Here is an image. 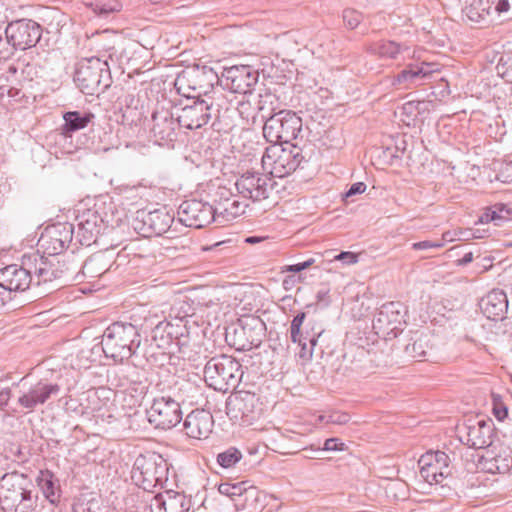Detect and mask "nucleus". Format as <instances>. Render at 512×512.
<instances>
[{"mask_svg": "<svg viewBox=\"0 0 512 512\" xmlns=\"http://www.w3.org/2000/svg\"><path fill=\"white\" fill-rule=\"evenodd\" d=\"M305 318V312H299L294 316L290 324V337L291 341L297 343L300 348L298 352L299 358L310 360L324 329L316 325H311L309 328L305 327V329H303L302 326Z\"/></svg>", "mask_w": 512, "mask_h": 512, "instance_id": "17", "label": "nucleus"}, {"mask_svg": "<svg viewBox=\"0 0 512 512\" xmlns=\"http://www.w3.org/2000/svg\"><path fill=\"white\" fill-rule=\"evenodd\" d=\"M419 473L429 484H441L451 476V458L443 451H428L418 460Z\"/></svg>", "mask_w": 512, "mask_h": 512, "instance_id": "19", "label": "nucleus"}, {"mask_svg": "<svg viewBox=\"0 0 512 512\" xmlns=\"http://www.w3.org/2000/svg\"><path fill=\"white\" fill-rule=\"evenodd\" d=\"M10 36L6 33V28H0V59H8L14 55L15 49L10 42Z\"/></svg>", "mask_w": 512, "mask_h": 512, "instance_id": "50", "label": "nucleus"}, {"mask_svg": "<svg viewBox=\"0 0 512 512\" xmlns=\"http://www.w3.org/2000/svg\"><path fill=\"white\" fill-rule=\"evenodd\" d=\"M497 73L507 82L512 83V53L501 56L497 66Z\"/></svg>", "mask_w": 512, "mask_h": 512, "instance_id": "47", "label": "nucleus"}, {"mask_svg": "<svg viewBox=\"0 0 512 512\" xmlns=\"http://www.w3.org/2000/svg\"><path fill=\"white\" fill-rule=\"evenodd\" d=\"M258 401L259 399L254 393L239 392L238 395L227 399L226 414L233 421L252 424L261 414Z\"/></svg>", "mask_w": 512, "mask_h": 512, "instance_id": "22", "label": "nucleus"}, {"mask_svg": "<svg viewBox=\"0 0 512 512\" xmlns=\"http://www.w3.org/2000/svg\"><path fill=\"white\" fill-rule=\"evenodd\" d=\"M37 484L45 499L55 505L61 496L59 480L49 470H41L37 476Z\"/></svg>", "mask_w": 512, "mask_h": 512, "instance_id": "39", "label": "nucleus"}, {"mask_svg": "<svg viewBox=\"0 0 512 512\" xmlns=\"http://www.w3.org/2000/svg\"><path fill=\"white\" fill-rule=\"evenodd\" d=\"M269 174L256 171H246L236 181L238 193L247 200L261 201L269 197L275 181Z\"/></svg>", "mask_w": 512, "mask_h": 512, "instance_id": "21", "label": "nucleus"}, {"mask_svg": "<svg viewBox=\"0 0 512 512\" xmlns=\"http://www.w3.org/2000/svg\"><path fill=\"white\" fill-rule=\"evenodd\" d=\"M19 91L14 88H7L4 86L0 87V102L3 101L5 95H8L9 97H15L17 96Z\"/></svg>", "mask_w": 512, "mask_h": 512, "instance_id": "64", "label": "nucleus"}, {"mask_svg": "<svg viewBox=\"0 0 512 512\" xmlns=\"http://www.w3.org/2000/svg\"><path fill=\"white\" fill-rule=\"evenodd\" d=\"M140 328L130 322L111 323L102 336V350L107 358L123 362L135 355L141 345Z\"/></svg>", "mask_w": 512, "mask_h": 512, "instance_id": "3", "label": "nucleus"}, {"mask_svg": "<svg viewBox=\"0 0 512 512\" xmlns=\"http://www.w3.org/2000/svg\"><path fill=\"white\" fill-rule=\"evenodd\" d=\"M232 195L233 194H232V192L229 189H227L225 187L218 188V190L216 192V197L217 198H215L213 205H218L221 202H227L228 200H230Z\"/></svg>", "mask_w": 512, "mask_h": 512, "instance_id": "61", "label": "nucleus"}, {"mask_svg": "<svg viewBox=\"0 0 512 512\" xmlns=\"http://www.w3.org/2000/svg\"><path fill=\"white\" fill-rule=\"evenodd\" d=\"M345 26L351 30L355 29L363 20V14L355 9L346 8L342 12Z\"/></svg>", "mask_w": 512, "mask_h": 512, "instance_id": "48", "label": "nucleus"}, {"mask_svg": "<svg viewBox=\"0 0 512 512\" xmlns=\"http://www.w3.org/2000/svg\"><path fill=\"white\" fill-rule=\"evenodd\" d=\"M142 498L143 502L147 501L148 512H187L189 509L185 496L180 493L168 494L167 498H164L162 494L144 495Z\"/></svg>", "mask_w": 512, "mask_h": 512, "instance_id": "32", "label": "nucleus"}, {"mask_svg": "<svg viewBox=\"0 0 512 512\" xmlns=\"http://www.w3.org/2000/svg\"><path fill=\"white\" fill-rule=\"evenodd\" d=\"M177 215L183 225L196 229L216 221L215 209L212 204L197 199L183 201L178 208Z\"/></svg>", "mask_w": 512, "mask_h": 512, "instance_id": "24", "label": "nucleus"}, {"mask_svg": "<svg viewBox=\"0 0 512 512\" xmlns=\"http://www.w3.org/2000/svg\"><path fill=\"white\" fill-rule=\"evenodd\" d=\"M316 303L322 308H327L331 304L330 288L321 285L316 293Z\"/></svg>", "mask_w": 512, "mask_h": 512, "instance_id": "52", "label": "nucleus"}, {"mask_svg": "<svg viewBox=\"0 0 512 512\" xmlns=\"http://www.w3.org/2000/svg\"><path fill=\"white\" fill-rule=\"evenodd\" d=\"M459 237L462 240H469L471 238H483L484 235L480 233L479 229H465L459 231Z\"/></svg>", "mask_w": 512, "mask_h": 512, "instance_id": "62", "label": "nucleus"}, {"mask_svg": "<svg viewBox=\"0 0 512 512\" xmlns=\"http://www.w3.org/2000/svg\"><path fill=\"white\" fill-rule=\"evenodd\" d=\"M147 418L157 429H171L182 420L180 402L169 395L155 397L147 410Z\"/></svg>", "mask_w": 512, "mask_h": 512, "instance_id": "15", "label": "nucleus"}, {"mask_svg": "<svg viewBox=\"0 0 512 512\" xmlns=\"http://www.w3.org/2000/svg\"><path fill=\"white\" fill-rule=\"evenodd\" d=\"M34 285L61 279L56 264V257L48 258L39 253L30 254Z\"/></svg>", "mask_w": 512, "mask_h": 512, "instance_id": "30", "label": "nucleus"}, {"mask_svg": "<svg viewBox=\"0 0 512 512\" xmlns=\"http://www.w3.org/2000/svg\"><path fill=\"white\" fill-rule=\"evenodd\" d=\"M188 103L174 107L181 128L196 130L207 125L213 115V104L206 99L186 95Z\"/></svg>", "mask_w": 512, "mask_h": 512, "instance_id": "14", "label": "nucleus"}, {"mask_svg": "<svg viewBox=\"0 0 512 512\" xmlns=\"http://www.w3.org/2000/svg\"><path fill=\"white\" fill-rule=\"evenodd\" d=\"M443 246V243L438 241V242H433V241H429V240H424V241H420V242H415L412 244V249L414 250H427V249H431V248H441Z\"/></svg>", "mask_w": 512, "mask_h": 512, "instance_id": "59", "label": "nucleus"}, {"mask_svg": "<svg viewBox=\"0 0 512 512\" xmlns=\"http://www.w3.org/2000/svg\"><path fill=\"white\" fill-rule=\"evenodd\" d=\"M72 512H111V510L99 499L80 498L72 505Z\"/></svg>", "mask_w": 512, "mask_h": 512, "instance_id": "44", "label": "nucleus"}, {"mask_svg": "<svg viewBox=\"0 0 512 512\" xmlns=\"http://www.w3.org/2000/svg\"><path fill=\"white\" fill-rule=\"evenodd\" d=\"M402 50L403 46L401 44L390 40L374 42L368 47L370 53L389 59H396Z\"/></svg>", "mask_w": 512, "mask_h": 512, "instance_id": "42", "label": "nucleus"}, {"mask_svg": "<svg viewBox=\"0 0 512 512\" xmlns=\"http://www.w3.org/2000/svg\"><path fill=\"white\" fill-rule=\"evenodd\" d=\"M220 494L229 497L235 504L237 509H244L245 503L242 502V498L247 500L248 498L255 497L258 495V490L255 486L249 485L247 481H241L236 483L224 482L218 486Z\"/></svg>", "mask_w": 512, "mask_h": 512, "instance_id": "35", "label": "nucleus"}, {"mask_svg": "<svg viewBox=\"0 0 512 512\" xmlns=\"http://www.w3.org/2000/svg\"><path fill=\"white\" fill-rule=\"evenodd\" d=\"M259 72L250 65L224 67L221 84L233 93L251 94L258 83Z\"/></svg>", "mask_w": 512, "mask_h": 512, "instance_id": "18", "label": "nucleus"}, {"mask_svg": "<svg viewBox=\"0 0 512 512\" xmlns=\"http://www.w3.org/2000/svg\"><path fill=\"white\" fill-rule=\"evenodd\" d=\"M30 479L18 472L6 473L0 479V507L4 512H31L36 507Z\"/></svg>", "mask_w": 512, "mask_h": 512, "instance_id": "4", "label": "nucleus"}, {"mask_svg": "<svg viewBox=\"0 0 512 512\" xmlns=\"http://www.w3.org/2000/svg\"><path fill=\"white\" fill-rule=\"evenodd\" d=\"M189 346V331L185 324L165 319L151 332L150 343L143 349V357L152 365L162 366L175 353L185 354Z\"/></svg>", "mask_w": 512, "mask_h": 512, "instance_id": "1", "label": "nucleus"}, {"mask_svg": "<svg viewBox=\"0 0 512 512\" xmlns=\"http://www.w3.org/2000/svg\"><path fill=\"white\" fill-rule=\"evenodd\" d=\"M170 101L158 102L151 115L150 134L160 146H169L176 141L180 127L176 111Z\"/></svg>", "mask_w": 512, "mask_h": 512, "instance_id": "11", "label": "nucleus"}, {"mask_svg": "<svg viewBox=\"0 0 512 512\" xmlns=\"http://www.w3.org/2000/svg\"><path fill=\"white\" fill-rule=\"evenodd\" d=\"M315 263L314 258H309L304 262H300L297 264L292 265H286L283 269L284 272H292V273H299L309 267H311Z\"/></svg>", "mask_w": 512, "mask_h": 512, "instance_id": "56", "label": "nucleus"}, {"mask_svg": "<svg viewBox=\"0 0 512 512\" xmlns=\"http://www.w3.org/2000/svg\"><path fill=\"white\" fill-rule=\"evenodd\" d=\"M85 5L99 18L106 19L110 15L121 11L122 4L119 0H91Z\"/></svg>", "mask_w": 512, "mask_h": 512, "instance_id": "41", "label": "nucleus"}, {"mask_svg": "<svg viewBox=\"0 0 512 512\" xmlns=\"http://www.w3.org/2000/svg\"><path fill=\"white\" fill-rule=\"evenodd\" d=\"M495 210L497 212V221L500 223V226L505 221L512 220V206L504 203H496L494 204Z\"/></svg>", "mask_w": 512, "mask_h": 512, "instance_id": "51", "label": "nucleus"}, {"mask_svg": "<svg viewBox=\"0 0 512 512\" xmlns=\"http://www.w3.org/2000/svg\"><path fill=\"white\" fill-rule=\"evenodd\" d=\"M427 336H419L417 339L413 341V343H410L406 346V351L409 353L413 358L422 359L425 358L427 355V351L425 347H427Z\"/></svg>", "mask_w": 512, "mask_h": 512, "instance_id": "46", "label": "nucleus"}, {"mask_svg": "<svg viewBox=\"0 0 512 512\" xmlns=\"http://www.w3.org/2000/svg\"><path fill=\"white\" fill-rule=\"evenodd\" d=\"M221 82L219 76L212 67L207 65L195 66L179 77V90L183 95L201 98L212 91L214 85Z\"/></svg>", "mask_w": 512, "mask_h": 512, "instance_id": "13", "label": "nucleus"}, {"mask_svg": "<svg viewBox=\"0 0 512 512\" xmlns=\"http://www.w3.org/2000/svg\"><path fill=\"white\" fill-rule=\"evenodd\" d=\"M479 464L482 469L490 474H506L512 468V450L505 445H493L485 450L480 457Z\"/></svg>", "mask_w": 512, "mask_h": 512, "instance_id": "28", "label": "nucleus"}, {"mask_svg": "<svg viewBox=\"0 0 512 512\" xmlns=\"http://www.w3.org/2000/svg\"><path fill=\"white\" fill-rule=\"evenodd\" d=\"M89 111H67L63 114L64 124L61 133L64 137H71L74 132L84 129L94 119Z\"/></svg>", "mask_w": 512, "mask_h": 512, "instance_id": "36", "label": "nucleus"}, {"mask_svg": "<svg viewBox=\"0 0 512 512\" xmlns=\"http://www.w3.org/2000/svg\"><path fill=\"white\" fill-rule=\"evenodd\" d=\"M206 384L216 391L227 392L235 389L243 377L241 363L225 354L212 357L203 369Z\"/></svg>", "mask_w": 512, "mask_h": 512, "instance_id": "7", "label": "nucleus"}, {"mask_svg": "<svg viewBox=\"0 0 512 512\" xmlns=\"http://www.w3.org/2000/svg\"><path fill=\"white\" fill-rule=\"evenodd\" d=\"M492 411L496 419L499 421H503L508 416L507 406L497 398L493 399Z\"/></svg>", "mask_w": 512, "mask_h": 512, "instance_id": "54", "label": "nucleus"}, {"mask_svg": "<svg viewBox=\"0 0 512 512\" xmlns=\"http://www.w3.org/2000/svg\"><path fill=\"white\" fill-rule=\"evenodd\" d=\"M405 314L406 309L400 302L392 301L383 304L373 319L372 326L375 333L386 340L396 338L406 324Z\"/></svg>", "mask_w": 512, "mask_h": 512, "instance_id": "12", "label": "nucleus"}, {"mask_svg": "<svg viewBox=\"0 0 512 512\" xmlns=\"http://www.w3.org/2000/svg\"><path fill=\"white\" fill-rule=\"evenodd\" d=\"M215 209L216 221L222 223L223 221H231L236 217L243 215L248 207V204L236 199L234 195L227 202H221L218 205H212Z\"/></svg>", "mask_w": 512, "mask_h": 512, "instance_id": "40", "label": "nucleus"}, {"mask_svg": "<svg viewBox=\"0 0 512 512\" xmlns=\"http://www.w3.org/2000/svg\"><path fill=\"white\" fill-rule=\"evenodd\" d=\"M493 222L495 225L500 226V223L497 221V212L495 210L494 205L487 207L484 212L479 216L477 223H490Z\"/></svg>", "mask_w": 512, "mask_h": 512, "instance_id": "53", "label": "nucleus"}, {"mask_svg": "<svg viewBox=\"0 0 512 512\" xmlns=\"http://www.w3.org/2000/svg\"><path fill=\"white\" fill-rule=\"evenodd\" d=\"M366 190V184L364 182H355L345 193V198H350L352 196L362 194Z\"/></svg>", "mask_w": 512, "mask_h": 512, "instance_id": "60", "label": "nucleus"}, {"mask_svg": "<svg viewBox=\"0 0 512 512\" xmlns=\"http://www.w3.org/2000/svg\"><path fill=\"white\" fill-rule=\"evenodd\" d=\"M56 264L61 279L64 281L81 282V258L74 254V252L64 254L61 259L56 258Z\"/></svg>", "mask_w": 512, "mask_h": 512, "instance_id": "38", "label": "nucleus"}, {"mask_svg": "<svg viewBox=\"0 0 512 512\" xmlns=\"http://www.w3.org/2000/svg\"><path fill=\"white\" fill-rule=\"evenodd\" d=\"M174 221L165 207L153 211H137L133 221V228L143 237L161 236L166 233Z\"/></svg>", "mask_w": 512, "mask_h": 512, "instance_id": "20", "label": "nucleus"}, {"mask_svg": "<svg viewBox=\"0 0 512 512\" xmlns=\"http://www.w3.org/2000/svg\"><path fill=\"white\" fill-rule=\"evenodd\" d=\"M323 449L325 451H343L345 444L338 438H329L325 440Z\"/></svg>", "mask_w": 512, "mask_h": 512, "instance_id": "58", "label": "nucleus"}, {"mask_svg": "<svg viewBox=\"0 0 512 512\" xmlns=\"http://www.w3.org/2000/svg\"><path fill=\"white\" fill-rule=\"evenodd\" d=\"M73 80L86 95H100L112 84V76L107 61L98 57L83 58L76 63Z\"/></svg>", "mask_w": 512, "mask_h": 512, "instance_id": "6", "label": "nucleus"}, {"mask_svg": "<svg viewBox=\"0 0 512 512\" xmlns=\"http://www.w3.org/2000/svg\"><path fill=\"white\" fill-rule=\"evenodd\" d=\"M61 392V386L47 380H39L18 398V404L29 412L38 406L56 398Z\"/></svg>", "mask_w": 512, "mask_h": 512, "instance_id": "27", "label": "nucleus"}, {"mask_svg": "<svg viewBox=\"0 0 512 512\" xmlns=\"http://www.w3.org/2000/svg\"><path fill=\"white\" fill-rule=\"evenodd\" d=\"M433 64L427 62L410 63L393 77V85L409 88L427 78L433 72Z\"/></svg>", "mask_w": 512, "mask_h": 512, "instance_id": "33", "label": "nucleus"}, {"mask_svg": "<svg viewBox=\"0 0 512 512\" xmlns=\"http://www.w3.org/2000/svg\"><path fill=\"white\" fill-rule=\"evenodd\" d=\"M483 314L491 320H503L508 310L506 293L501 289H493L480 300Z\"/></svg>", "mask_w": 512, "mask_h": 512, "instance_id": "31", "label": "nucleus"}, {"mask_svg": "<svg viewBox=\"0 0 512 512\" xmlns=\"http://www.w3.org/2000/svg\"><path fill=\"white\" fill-rule=\"evenodd\" d=\"M74 233V226L69 223L48 226L42 232L38 240V246L45 254L55 257L71 244Z\"/></svg>", "mask_w": 512, "mask_h": 512, "instance_id": "23", "label": "nucleus"}, {"mask_svg": "<svg viewBox=\"0 0 512 512\" xmlns=\"http://www.w3.org/2000/svg\"><path fill=\"white\" fill-rule=\"evenodd\" d=\"M31 267L30 254H25L20 264H11L0 269V287L10 294L28 290L34 285Z\"/></svg>", "mask_w": 512, "mask_h": 512, "instance_id": "16", "label": "nucleus"}, {"mask_svg": "<svg viewBox=\"0 0 512 512\" xmlns=\"http://www.w3.org/2000/svg\"><path fill=\"white\" fill-rule=\"evenodd\" d=\"M121 374L123 378L130 384H138L141 382L140 374L137 371L136 367H127L121 369Z\"/></svg>", "mask_w": 512, "mask_h": 512, "instance_id": "55", "label": "nucleus"}, {"mask_svg": "<svg viewBox=\"0 0 512 512\" xmlns=\"http://www.w3.org/2000/svg\"><path fill=\"white\" fill-rule=\"evenodd\" d=\"M495 0H466L463 13L473 23L486 24Z\"/></svg>", "mask_w": 512, "mask_h": 512, "instance_id": "37", "label": "nucleus"}, {"mask_svg": "<svg viewBox=\"0 0 512 512\" xmlns=\"http://www.w3.org/2000/svg\"><path fill=\"white\" fill-rule=\"evenodd\" d=\"M6 33L10 36V42L15 51L26 50L34 47L42 35V27L32 19H18L11 21L6 26Z\"/></svg>", "mask_w": 512, "mask_h": 512, "instance_id": "25", "label": "nucleus"}, {"mask_svg": "<svg viewBox=\"0 0 512 512\" xmlns=\"http://www.w3.org/2000/svg\"><path fill=\"white\" fill-rule=\"evenodd\" d=\"M213 425V416L208 411L196 409L184 419L183 430L188 437L201 440L210 435Z\"/></svg>", "mask_w": 512, "mask_h": 512, "instance_id": "29", "label": "nucleus"}, {"mask_svg": "<svg viewBox=\"0 0 512 512\" xmlns=\"http://www.w3.org/2000/svg\"><path fill=\"white\" fill-rule=\"evenodd\" d=\"M265 329L260 317L242 316L226 329V340L236 350L249 351L260 346Z\"/></svg>", "mask_w": 512, "mask_h": 512, "instance_id": "10", "label": "nucleus"}, {"mask_svg": "<svg viewBox=\"0 0 512 512\" xmlns=\"http://www.w3.org/2000/svg\"><path fill=\"white\" fill-rule=\"evenodd\" d=\"M112 262L104 252L94 253L85 261L81 260V282L84 280L92 281L99 278L110 270Z\"/></svg>", "mask_w": 512, "mask_h": 512, "instance_id": "34", "label": "nucleus"}, {"mask_svg": "<svg viewBox=\"0 0 512 512\" xmlns=\"http://www.w3.org/2000/svg\"><path fill=\"white\" fill-rule=\"evenodd\" d=\"M334 260L351 265L358 262V255L350 251H342L334 257Z\"/></svg>", "mask_w": 512, "mask_h": 512, "instance_id": "57", "label": "nucleus"}, {"mask_svg": "<svg viewBox=\"0 0 512 512\" xmlns=\"http://www.w3.org/2000/svg\"><path fill=\"white\" fill-rule=\"evenodd\" d=\"M169 467L167 461L156 452L140 454L132 467L131 478L134 483L145 491L162 488L168 480Z\"/></svg>", "mask_w": 512, "mask_h": 512, "instance_id": "8", "label": "nucleus"}, {"mask_svg": "<svg viewBox=\"0 0 512 512\" xmlns=\"http://www.w3.org/2000/svg\"><path fill=\"white\" fill-rule=\"evenodd\" d=\"M242 457V452L238 448L229 447L217 454L216 462L220 467L229 469L235 467V465L241 461Z\"/></svg>", "mask_w": 512, "mask_h": 512, "instance_id": "45", "label": "nucleus"}, {"mask_svg": "<svg viewBox=\"0 0 512 512\" xmlns=\"http://www.w3.org/2000/svg\"><path fill=\"white\" fill-rule=\"evenodd\" d=\"M304 159L301 148L296 145L284 148L282 144H272L265 149L261 162L268 174L283 178L299 168Z\"/></svg>", "mask_w": 512, "mask_h": 512, "instance_id": "9", "label": "nucleus"}, {"mask_svg": "<svg viewBox=\"0 0 512 512\" xmlns=\"http://www.w3.org/2000/svg\"><path fill=\"white\" fill-rule=\"evenodd\" d=\"M275 96L267 93L260 95L258 109L261 117L265 119L263 126V136L272 144L290 143L296 140L302 132V119L296 112L291 110H280L275 113L265 114V104L273 103Z\"/></svg>", "mask_w": 512, "mask_h": 512, "instance_id": "2", "label": "nucleus"}, {"mask_svg": "<svg viewBox=\"0 0 512 512\" xmlns=\"http://www.w3.org/2000/svg\"><path fill=\"white\" fill-rule=\"evenodd\" d=\"M319 421L325 424L345 425L350 421V415L346 412L333 411L329 414L320 415Z\"/></svg>", "mask_w": 512, "mask_h": 512, "instance_id": "49", "label": "nucleus"}, {"mask_svg": "<svg viewBox=\"0 0 512 512\" xmlns=\"http://www.w3.org/2000/svg\"><path fill=\"white\" fill-rule=\"evenodd\" d=\"M465 435L460 440L474 449H488L493 446L494 424L491 419H469L464 425Z\"/></svg>", "mask_w": 512, "mask_h": 512, "instance_id": "26", "label": "nucleus"}, {"mask_svg": "<svg viewBox=\"0 0 512 512\" xmlns=\"http://www.w3.org/2000/svg\"><path fill=\"white\" fill-rule=\"evenodd\" d=\"M193 308L187 300H176L169 313V319L177 324H185L187 326L188 318L193 316Z\"/></svg>", "mask_w": 512, "mask_h": 512, "instance_id": "43", "label": "nucleus"}, {"mask_svg": "<svg viewBox=\"0 0 512 512\" xmlns=\"http://www.w3.org/2000/svg\"><path fill=\"white\" fill-rule=\"evenodd\" d=\"M10 397H11L10 388H4L0 391V409H3L5 406H7Z\"/></svg>", "mask_w": 512, "mask_h": 512, "instance_id": "63", "label": "nucleus"}, {"mask_svg": "<svg viewBox=\"0 0 512 512\" xmlns=\"http://www.w3.org/2000/svg\"><path fill=\"white\" fill-rule=\"evenodd\" d=\"M76 238L83 246L96 244L98 238L118 225L113 206L105 203H95L93 207L80 212L77 217Z\"/></svg>", "mask_w": 512, "mask_h": 512, "instance_id": "5", "label": "nucleus"}]
</instances>
